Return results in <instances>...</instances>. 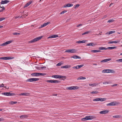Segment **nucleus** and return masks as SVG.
I'll list each match as a JSON object with an SVG mask.
<instances>
[{
	"mask_svg": "<svg viewBox=\"0 0 122 122\" xmlns=\"http://www.w3.org/2000/svg\"><path fill=\"white\" fill-rule=\"evenodd\" d=\"M42 36H41L40 37H38L36 38L32 39L31 41H29V43H30L35 42L41 40L42 38Z\"/></svg>",
	"mask_w": 122,
	"mask_h": 122,
	"instance_id": "1",
	"label": "nucleus"
},
{
	"mask_svg": "<svg viewBox=\"0 0 122 122\" xmlns=\"http://www.w3.org/2000/svg\"><path fill=\"white\" fill-rule=\"evenodd\" d=\"M78 50L77 49H71L66 50L65 52L75 53L77 52Z\"/></svg>",
	"mask_w": 122,
	"mask_h": 122,
	"instance_id": "2",
	"label": "nucleus"
},
{
	"mask_svg": "<svg viewBox=\"0 0 122 122\" xmlns=\"http://www.w3.org/2000/svg\"><path fill=\"white\" fill-rule=\"evenodd\" d=\"M93 118V117L91 116H86L85 117L83 118L82 119V121H85L88 120H91Z\"/></svg>",
	"mask_w": 122,
	"mask_h": 122,
	"instance_id": "3",
	"label": "nucleus"
},
{
	"mask_svg": "<svg viewBox=\"0 0 122 122\" xmlns=\"http://www.w3.org/2000/svg\"><path fill=\"white\" fill-rule=\"evenodd\" d=\"M39 80V78H32L28 79L26 81L30 82H32L34 81H38Z\"/></svg>",
	"mask_w": 122,
	"mask_h": 122,
	"instance_id": "4",
	"label": "nucleus"
},
{
	"mask_svg": "<svg viewBox=\"0 0 122 122\" xmlns=\"http://www.w3.org/2000/svg\"><path fill=\"white\" fill-rule=\"evenodd\" d=\"M46 82L48 83H58L60 82V81L57 80H47Z\"/></svg>",
	"mask_w": 122,
	"mask_h": 122,
	"instance_id": "5",
	"label": "nucleus"
},
{
	"mask_svg": "<svg viewBox=\"0 0 122 122\" xmlns=\"http://www.w3.org/2000/svg\"><path fill=\"white\" fill-rule=\"evenodd\" d=\"M2 94L6 96H13L14 95V93H11L10 92L2 93Z\"/></svg>",
	"mask_w": 122,
	"mask_h": 122,
	"instance_id": "6",
	"label": "nucleus"
},
{
	"mask_svg": "<svg viewBox=\"0 0 122 122\" xmlns=\"http://www.w3.org/2000/svg\"><path fill=\"white\" fill-rule=\"evenodd\" d=\"M78 88V87L77 86H70L67 87V89L69 90L77 89Z\"/></svg>",
	"mask_w": 122,
	"mask_h": 122,
	"instance_id": "7",
	"label": "nucleus"
},
{
	"mask_svg": "<svg viewBox=\"0 0 122 122\" xmlns=\"http://www.w3.org/2000/svg\"><path fill=\"white\" fill-rule=\"evenodd\" d=\"M13 59L11 57L5 56L0 57V59L3 60H9Z\"/></svg>",
	"mask_w": 122,
	"mask_h": 122,
	"instance_id": "8",
	"label": "nucleus"
},
{
	"mask_svg": "<svg viewBox=\"0 0 122 122\" xmlns=\"http://www.w3.org/2000/svg\"><path fill=\"white\" fill-rule=\"evenodd\" d=\"M12 42V41H10L5 42L0 45L1 46H5L8 44H9Z\"/></svg>",
	"mask_w": 122,
	"mask_h": 122,
	"instance_id": "9",
	"label": "nucleus"
},
{
	"mask_svg": "<svg viewBox=\"0 0 122 122\" xmlns=\"http://www.w3.org/2000/svg\"><path fill=\"white\" fill-rule=\"evenodd\" d=\"M28 117V116L26 115H22L20 116V118L22 119H24L25 118H27Z\"/></svg>",
	"mask_w": 122,
	"mask_h": 122,
	"instance_id": "10",
	"label": "nucleus"
},
{
	"mask_svg": "<svg viewBox=\"0 0 122 122\" xmlns=\"http://www.w3.org/2000/svg\"><path fill=\"white\" fill-rule=\"evenodd\" d=\"M109 112V111L106 110H103L100 111L99 113L100 114H105L108 113Z\"/></svg>",
	"mask_w": 122,
	"mask_h": 122,
	"instance_id": "11",
	"label": "nucleus"
},
{
	"mask_svg": "<svg viewBox=\"0 0 122 122\" xmlns=\"http://www.w3.org/2000/svg\"><path fill=\"white\" fill-rule=\"evenodd\" d=\"M9 1L7 0H2L0 3L1 4H4L8 3L9 2Z\"/></svg>",
	"mask_w": 122,
	"mask_h": 122,
	"instance_id": "12",
	"label": "nucleus"
},
{
	"mask_svg": "<svg viewBox=\"0 0 122 122\" xmlns=\"http://www.w3.org/2000/svg\"><path fill=\"white\" fill-rule=\"evenodd\" d=\"M50 22H48L46 23H45L44 24H43L41 26V28H42L43 27H44L45 26H46L49 24L50 23Z\"/></svg>",
	"mask_w": 122,
	"mask_h": 122,
	"instance_id": "13",
	"label": "nucleus"
},
{
	"mask_svg": "<svg viewBox=\"0 0 122 122\" xmlns=\"http://www.w3.org/2000/svg\"><path fill=\"white\" fill-rule=\"evenodd\" d=\"M73 5L72 4H68L64 6V7H69L72 6Z\"/></svg>",
	"mask_w": 122,
	"mask_h": 122,
	"instance_id": "14",
	"label": "nucleus"
},
{
	"mask_svg": "<svg viewBox=\"0 0 122 122\" xmlns=\"http://www.w3.org/2000/svg\"><path fill=\"white\" fill-rule=\"evenodd\" d=\"M58 37V36L56 35H53L50 36L48 37V38H55Z\"/></svg>",
	"mask_w": 122,
	"mask_h": 122,
	"instance_id": "15",
	"label": "nucleus"
},
{
	"mask_svg": "<svg viewBox=\"0 0 122 122\" xmlns=\"http://www.w3.org/2000/svg\"><path fill=\"white\" fill-rule=\"evenodd\" d=\"M111 58H109L107 59H105L104 60H102L101 61V62H107L108 61H109L111 60Z\"/></svg>",
	"mask_w": 122,
	"mask_h": 122,
	"instance_id": "16",
	"label": "nucleus"
},
{
	"mask_svg": "<svg viewBox=\"0 0 122 122\" xmlns=\"http://www.w3.org/2000/svg\"><path fill=\"white\" fill-rule=\"evenodd\" d=\"M29 94L28 93H20L19 94V95L20 96H28L29 95Z\"/></svg>",
	"mask_w": 122,
	"mask_h": 122,
	"instance_id": "17",
	"label": "nucleus"
},
{
	"mask_svg": "<svg viewBox=\"0 0 122 122\" xmlns=\"http://www.w3.org/2000/svg\"><path fill=\"white\" fill-rule=\"evenodd\" d=\"M71 66L70 65H66L65 66H61V68H70L71 67Z\"/></svg>",
	"mask_w": 122,
	"mask_h": 122,
	"instance_id": "18",
	"label": "nucleus"
},
{
	"mask_svg": "<svg viewBox=\"0 0 122 122\" xmlns=\"http://www.w3.org/2000/svg\"><path fill=\"white\" fill-rule=\"evenodd\" d=\"M71 58H73L74 59H81V57L77 55H74L72 56V57H71Z\"/></svg>",
	"mask_w": 122,
	"mask_h": 122,
	"instance_id": "19",
	"label": "nucleus"
},
{
	"mask_svg": "<svg viewBox=\"0 0 122 122\" xmlns=\"http://www.w3.org/2000/svg\"><path fill=\"white\" fill-rule=\"evenodd\" d=\"M96 45V44H94L93 43H91L89 44H88L86 45V46H95Z\"/></svg>",
	"mask_w": 122,
	"mask_h": 122,
	"instance_id": "20",
	"label": "nucleus"
},
{
	"mask_svg": "<svg viewBox=\"0 0 122 122\" xmlns=\"http://www.w3.org/2000/svg\"><path fill=\"white\" fill-rule=\"evenodd\" d=\"M86 41V40H82V41H78L76 42V43H85Z\"/></svg>",
	"mask_w": 122,
	"mask_h": 122,
	"instance_id": "21",
	"label": "nucleus"
},
{
	"mask_svg": "<svg viewBox=\"0 0 122 122\" xmlns=\"http://www.w3.org/2000/svg\"><path fill=\"white\" fill-rule=\"evenodd\" d=\"M39 73H32L31 74V75L32 76H39Z\"/></svg>",
	"mask_w": 122,
	"mask_h": 122,
	"instance_id": "22",
	"label": "nucleus"
},
{
	"mask_svg": "<svg viewBox=\"0 0 122 122\" xmlns=\"http://www.w3.org/2000/svg\"><path fill=\"white\" fill-rule=\"evenodd\" d=\"M111 106H115L117 105L118 103H117L116 102H110Z\"/></svg>",
	"mask_w": 122,
	"mask_h": 122,
	"instance_id": "23",
	"label": "nucleus"
},
{
	"mask_svg": "<svg viewBox=\"0 0 122 122\" xmlns=\"http://www.w3.org/2000/svg\"><path fill=\"white\" fill-rule=\"evenodd\" d=\"M116 48V46H113V47H109L107 48V49L110 50Z\"/></svg>",
	"mask_w": 122,
	"mask_h": 122,
	"instance_id": "24",
	"label": "nucleus"
},
{
	"mask_svg": "<svg viewBox=\"0 0 122 122\" xmlns=\"http://www.w3.org/2000/svg\"><path fill=\"white\" fill-rule=\"evenodd\" d=\"M31 3V2L30 1L27 3L25 5L24 7H25L28 6Z\"/></svg>",
	"mask_w": 122,
	"mask_h": 122,
	"instance_id": "25",
	"label": "nucleus"
},
{
	"mask_svg": "<svg viewBox=\"0 0 122 122\" xmlns=\"http://www.w3.org/2000/svg\"><path fill=\"white\" fill-rule=\"evenodd\" d=\"M99 49L100 50H107V49L106 48L104 47H100L99 48Z\"/></svg>",
	"mask_w": 122,
	"mask_h": 122,
	"instance_id": "26",
	"label": "nucleus"
},
{
	"mask_svg": "<svg viewBox=\"0 0 122 122\" xmlns=\"http://www.w3.org/2000/svg\"><path fill=\"white\" fill-rule=\"evenodd\" d=\"M65 77V76H61L57 75V78L61 79Z\"/></svg>",
	"mask_w": 122,
	"mask_h": 122,
	"instance_id": "27",
	"label": "nucleus"
},
{
	"mask_svg": "<svg viewBox=\"0 0 122 122\" xmlns=\"http://www.w3.org/2000/svg\"><path fill=\"white\" fill-rule=\"evenodd\" d=\"M115 31H112L108 32H107V34L110 35L112 33H114L115 32Z\"/></svg>",
	"mask_w": 122,
	"mask_h": 122,
	"instance_id": "28",
	"label": "nucleus"
},
{
	"mask_svg": "<svg viewBox=\"0 0 122 122\" xmlns=\"http://www.w3.org/2000/svg\"><path fill=\"white\" fill-rule=\"evenodd\" d=\"M86 79V78L85 77H83V76H81L79 77L78 79V80H83Z\"/></svg>",
	"mask_w": 122,
	"mask_h": 122,
	"instance_id": "29",
	"label": "nucleus"
},
{
	"mask_svg": "<svg viewBox=\"0 0 122 122\" xmlns=\"http://www.w3.org/2000/svg\"><path fill=\"white\" fill-rule=\"evenodd\" d=\"M90 32H91V31H87L86 32H85L84 33H82V35H84L86 34H88L90 33Z\"/></svg>",
	"mask_w": 122,
	"mask_h": 122,
	"instance_id": "30",
	"label": "nucleus"
},
{
	"mask_svg": "<svg viewBox=\"0 0 122 122\" xmlns=\"http://www.w3.org/2000/svg\"><path fill=\"white\" fill-rule=\"evenodd\" d=\"M113 117L115 118H120L121 117L120 115H115L113 116Z\"/></svg>",
	"mask_w": 122,
	"mask_h": 122,
	"instance_id": "31",
	"label": "nucleus"
},
{
	"mask_svg": "<svg viewBox=\"0 0 122 122\" xmlns=\"http://www.w3.org/2000/svg\"><path fill=\"white\" fill-rule=\"evenodd\" d=\"M100 98H98L94 99L93 100V101H100Z\"/></svg>",
	"mask_w": 122,
	"mask_h": 122,
	"instance_id": "32",
	"label": "nucleus"
},
{
	"mask_svg": "<svg viewBox=\"0 0 122 122\" xmlns=\"http://www.w3.org/2000/svg\"><path fill=\"white\" fill-rule=\"evenodd\" d=\"M20 33L15 32L13 33V34L14 35H20Z\"/></svg>",
	"mask_w": 122,
	"mask_h": 122,
	"instance_id": "33",
	"label": "nucleus"
},
{
	"mask_svg": "<svg viewBox=\"0 0 122 122\" xmlns=\"http://www.w3.org/2000/svg\"><path fill=\"white\" fill-rule=\"evenodd\" d=\"M79 6L80 5L79 4H77L76 5H74V8L75 9H76L79 7Z\"/></svg>",
	"mask_w": 122,
	"mask_h": 122,
	"instance_id": "34",
	"label": "nucleus"
},
{
	"mask_svg": "<svg viewBox=\"0 0 122 122\" xmlns=\"http://www.w3.org/2000/svg\"><path fill=\"white\" fill-rule=\"evenodd\" d=\"M98 93V92L97 91H93L90 93L91 94H96Z\"/></svg>",
	"mask_w": 122,
	"mask_h": 122,
	"instance_id": "35",
	"label": "nucleus"
},
{
	"mask_svg": "<svg viewBox=\"0 0 122 122\" xmlns=\"http://www.w3.org/2000/svg\"><path fill=\"white\" fill-rule=\"evenodd\" d=\"M39 76H44L46 75V73H39Z\"/></svg>",
	"mask_w": 122,
	"mask_h": 122,
	"instance_id": "36",
	"label": "nucleus"
},
{
	"mask_svg": "<svg viewBox=\"0 0 122 122\" xmlns=\"http://www.w3.org/2000/svg\"><path fill=\"white\" fill-rule=\"evenodd\" d=\"M78 69L81 68L84 66V65L81 64L79 65H77Z\"/></svg>",
	"mask_w": 122,
	"mask_h": 122,
	"instance_id": "37",
	"label": "nucleus"
},
{
	"mask_svg": "<svg viewBox=\"0 0 122 122\" xmlns=\"http://www.w3.org/2000/svg\"><path fill=\"white\" fill-rule=\"evenodd\" d=\"M106 100V99L105 98H100V101H105Z\"/></svg>",
	"mask_w": 122,
	"mask_h": 122,
	"instance_id": "38",
	"label": "nucleus"
},
{
	"mask_svg": "<svg viewBox=\"0 0 122 122\" xmlns=\"http://www.w3.org/2000/svg\"><path fill=\"white\" fill-rule=\"evenodd\" d=\"M67 12V10H64L62 11L60 13V14H62L64 13H65L66 12Z\"/></svg>",
	"mask_w": 122,
	"mask_h": 122,
	"instance_id": "39",
	"label": "nucleus"
},
{
	"mask_svg": "<svg viewBox=\"0 0 122 122\" xmlns=\"http://www.w3.org/2000/svg\"><path fill=\"white\" fill-rule=\"evenodd\" d=\"M89 85L90 86H96V84L95 83H93L92 84H89Z\"/></svg>",
	"mask_w": 122,
	"mask_h": 122,
	"instance_id": "40",
	"label": "nucleus"
},
{
	"mask_svg": "<svg viewBox=\"0 0 122 122\" xmlns=\"http://www.w3.org/2000/svg\"><path fill=\"white\" fill-rule=\"evenodd\" d=\"M0 8H2V9L1 10H0V12H2V11H3L4 10H5V7H0Z\"/></svg>",
	"mask_w": 122,
	"mask_h": 122,
	"instance_id": "41",
	"label": "nucleus"
},
{
	"mask_svg": "<svg viewBox=\"0 0 122 122\" xmlns=\"http://www.w3.org/2000/svg\"><path fill=\"white\" fill-rule=\"evenodd\" d=\"M51 77L57 78V75H53L51 76Z\"/></svg>",
	"mask_w": 122,
	"mask_h": 122,
	"instance_id": "42",
	"label": "nucleus"
},
{
	"mask_svg": "<svg viewBox=\"0 0 122 122\" xmlns=\"http://www.w3.org/2000/svg\"><path fill=\"white\" fill-rule=\"evenodd\" d=\"M108 73L110 72H112V73H114V71L112 70L109 69H108Z\"/></svg>",
	"mask_w": 122,
	"mask_h": 122,
	"instance_id": "43",
	"label": "nucleus"
},
{
	"mask_svg": "<svg viewBox=\"0 0 122 122\" xmlns=\"http://www.w3.org/2000/svg\"><path fill=\"white\" fill-rule=\"evenodd\" d=\"M114 21V20H109L107 21V22L110 23L113 22Z\"/></svg>",
	"mask_w": 122,
	"mask_h": 122,
	"instance_id": "44",
	"label": "nucleus"
},
{
	"mask_svg": "<svg viewBox=\"0 0 122 122\" xmlns=\"http://www.w3.org/2000/svg\"><path fill=\"white\" fill-rule=\"evenodd\" d=\"M92 52L94 53H96L97 52V50H94L91 51Z\"/></svg>",
	"mask_w": 122,
	"mask_h": 122,
	"instance_id": "45",
	"label": "nucleus"
},
{
	"mask_svg": "<svg viewBox=\"0 0 122 122\" xmlns=\"http://www.w3.org/2000/svg\"><path fill=\"white\" fill-rule=\"evenodd\" d=\"M109 83V82L104 81L103 82V84H108Z\"/></svg>",
	"mask_w": 122,
	"mask_h": 122,
	"instance_id": "46",
	"label": "nucleus"
},
{
	"mask_svg": "<svg viewBox=\"0 0 122 122\" xmlns=\"http://www.w3.org/2000/svg\"><path fill=\"white\" fill-rule=\"evenodd\" d=\"M5 19V18L4 17H2L0 18V21H1Z\"/></svg>",
	"mask_w": 122,
	"mask_h": 122,
	"instance_id": "47",
	"label": "nucleus"
},
{
	"mask_svg": "<svg viewBox=\"0 0 122 122\" xmlns=\"http://www.w3.org/2000/svg\"><path fill=\"white\" fill-rule=\"evenodd\" d=\"M61 64V63H59L56 65L57 66H60Z\"/></svg>",
	"mask_w": 122,
	"mask_h": 122,
	"instance_id": "48",
	"label": "nucleus"
},
{
	"mask_svg": "<svg viewBox=\"0 0 122 122\" xmlns=\"http://www.w3.org/2000/svg\"><path fill=\"white\" fill-rule=\"evenodd\" d=\"M119 42V41H114V43H116Z\"/></svg>",
	"mask_w": 122,
	"mask_h": 122,
	"instance_id": "49",
	"label": "nucleus"
},
{
	"mask_svg": "<svg viewBox=\"0 0 122 122\" xmlns=\"http://www.w3.org/2000/svg\"><path fill=\"white\" fill-rule=\"evenodd\" d=\"M82 25L81 24H79L77 25L76 27H79V26H82Z\"/></svg>",
	"mask_w": 122,
	"mask_h": 122,
	"instance_id": "50",
	"label": "nucleus"
},
{
	"mask_svg": "<svg viewBox=\"0 0 122 122\" xmlns=\"http://www.w3.org/2000/svg\"><path fill=\"white\" fill-rule=\"evenodd\" d=\"M116 61L117 62H121V59H118L116 60Z\"/></svg>",
	"mask_w": 122,
	"mask_h": 122,
	"instance_id": "51",
	"label": "nucleus"
},
{
	"mask_svg": "<svg viewBox=\"0 0 122 122\" xmlns=\"http://www.w3.org/2000/svg\"><path fill=\"white\" fill-rule=\"evenodd\" d=\"M4 86V84H0V87H2Z\"/></svg>",
	"mask_w": 122,
	"mask_h": 122,
	"instance_id": "52",
	"label": "nucleus"
},
{
	"mask_svg": "<svg viewBox=\"0 0 122 122\" xmlns=\"http://www.w3.org/2000/svg\"><path fill=\"white\" fill-rule=\"evenodd\" d=\"M46 68H46V67L45 66H42V67H41V68L42 69H44V68L46 69Z\"/></svg>",
	"mask_w": 122,
	"mask_h": 122,
	"instance_id": "53",
	"label": "nucleus"
},
{
	"mask_svg": "<svg viewBox=\"0 0 122 122\" xmlns=\"http://www.w3.org/2000/svg\"><path fill=\"white\" fill-rule=\"evenodd\" d=\"M108 44H112L114 43V41H111L108 42Z\"/></svg>",
	"mask_w": 122,
	"mask_h": 122,
	"instance_id": "54",
	"label": "nucleus"
},
{
	"mask_svg": "<svg viewBox=\"0 0 122 122\" xmlns=\"http://www.w3.org/2000/svg\"><path fill=\"white\" fill-rule=\"evenodd\" d=\"M106 71V73H108V69H105Z\"/></svg>",
	"mask_w": 122,
	"mask_h": 122,
	"instance_id": "55",
	"label": "nucleus"
},
{
	"mask_svg": "<svg viewBox=\"0 0 122 122\" xmlns=\"http://www.w3.org/2000/svg\"><path fill=\"white\" fill-rule=\"evenodd\" d=\"M102 73H106V71H105V70H103L102 71Z\"/></svg>",
	"mask_w": 122,
	"mask_h": 122,
	"instance_id": "56",
	"label": "nucleus"
},
{
	"mask_svg": "<svg viewBox=\"0 0 122 122\" xmlns=\"http://www.w3.org/2000/svg\"><path fill=\"white\" fill-rule=\"evenodd\" d=\"M107 106H111V104L110 103H109L108 104H107L106 105Z\"/></svg>",
	"mask_w": 122,
	"mask_h": 122,
	"instance_id": "57",
	"label": "nucleus"
},
{
	"mask_svg": "<svg viewBox=\"0 0 122 122\" xmlns=\"http://www.w3.org/2000/svg\"><path fill=\"white\" fill-rule=\"evenodd\" d=\"M17 102H15H15H13V104H16V103H17Z\"/></svg>",
	"mask_w": 122,
	"mask_h": 122,
	"instance_id": "58",
	"label": "nucleus"
},
{
	"mask_svg": "<svg viewBox=\"0 0 122 122\" xmlns=\"http://www.w3.org/2000/svg\"><path fill=\"white\" fill-rule=\"evenodd\" d=\"M107 16V15H105L102 18H106Z\"/></svg>",
	"mask_w": 122,
	"mask_h": 122,
	"instance_id": "59",
	"label": "nucleus"
},
{
	"mask_svg": "<svg viewBox=\"0 0 122 122\" xmlns=\"http://www.w3.org/2000/svg\"><path fill=\"white\" fill-rule=\"evenodd\" d=\"M13 101H11L10 103L11 104H13Z\"/></svg>",
	"mask_w": 122,
	"mask_h": 122,
	"instance_id": "60",
	"label": "nucleus"
},
{
	"mask_svg": "<svg viewBox=\"0 0 122 122\" xmlns=\"http://www.w3.org/2000/svg\"><path fill=\"white\" fill-rule=\"evenodd\" d=\"M101 51L99 50H97V52H100Z\"/></svg>",
	"mask_w": 122,
	"mask_h": 122,
	"instance_id": "61",
	"label": "nucleus"
},
{
	"mask_svg": "<svg viewBox=\"0 0 122 122\" xmlns=\"http://www.w3.org/2000/svg\"><path fill=\"white\" fill-rule=\"evenodd\" d=\"M3 120V118H0V121H1L2 120Z\"/></svg>",
	"mask_w": 122,
	"mask_h": 122,
	"instance_id": "62",
	"label": "nucleus"
},
{
	"mask_svg": "<svg viewBox=\"0 0 122 122\" xmlns=\"http://www.w3.org/2000/svg\"><path fill=\"white\" fill-rule=\"evenodd\" d=\"M53 96H56L57 95V94H53Z\"/></svg>",
	"mask_w": 122,
	"mask_h": 122,
	"instance_id": "63",
	"label": "nucleus"
},
{
	"mask_svg": "<svg viewBox=\"0 0 122 122\" xmlns=\"http://www.w3.org/2000/svg\"><path fill=\"white\" fill-rule=\"evenodd\" d=\"M75 69H78L77 66H75Z\"/></svg>",
	"mask_w": 122,
	"mask_h": 122,
	"instance_id": "64",
	"label": "nucleus"
}]
</instances>
